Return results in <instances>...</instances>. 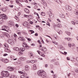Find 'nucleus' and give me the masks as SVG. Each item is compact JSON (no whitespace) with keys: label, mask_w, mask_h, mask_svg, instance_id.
<instances>
[{"label":"nucleus","mask_w":78,"mask_h":78,"mask_svg":"<svg viewBox=\"0 0 78 78\" xmlns=\"http://www.w3.org/2000/svg\"><path fill=\"white\" fill-rule=\"evenodd\" d=\"M23 25H24V27H27V23H25L23 24Z\"/></svg>","instance_id":"40"},{"label":"nucleus","mask_w":78,"mask_h":78,"mask_svg":"<svg viewBox=\"0 0 78 78\" xmlns=\"http://www.w3.org/2000/svg\"><path fill=\"white\" fill-rule=\"evenodd\" d=\"M2 10L3 12H5L6 11L7 9L6 8H4L3 9H2Z\"/></svg>","instance_id":"35"},{"label":"nucleus","mask_w":78,"mask_h":78,"mask_svg":"<svg viewBox=\"0 0 78 78\" xmlns=\"http://www.w3.org/2000/svg\"><path fill=\"white\" fill-rule=\"evenodd\" d=\"M35 36H38V34L37 33H36L35 34Z\"/></svg>","instance_id":"50"},{"label":"nucleus","mask_w":78,"mask_h":78,"mask_svg":"<svg viewBox=\"0 0 78 78\" xmlns=\"http://www.w3.org/2000/svg\"><path fill=\"white\" fill-rule=\"evenodd\" d=\"M13 5H9V7H10V8H13Z\"/></svg>","instance_id":"46"},{"label":"nucleus","mask_w":78,"mask_h":78,"mask_svg":"<svg viewBox=\"0 0 78 78\" xmlns=\"http://www.w3.org/2000/svg\"><path fill=\"white\" fill-rule=\"evenodd\" d=\"M41 50L42 51H47V48H44L43 49H41Z\"/></svg>","instance_id":"24"},{"label":"nucleus","mask_w":78,"mask_h":78,"mask_svg":"<svg viewBox=\"0 0 78 78\" xmlns=\"http://www.w3.org/2000/svg\"><path fill=\"white\" fill-rule=\"evenodd\" d=\"M19 39L20 41H24V38L22 36H20L18 38Z\"/></svg>","instance_id":"13"},{"label":"nucleus","mask_w":78,"mask_h":78,"mask_svg":"<svg viewBox=\"0 0 78 78\" xmlns=\"http://www.w3.org/2000/svg\"><path fill=\"white\" fill-rule=\"evenodd\" d=\"M9 61L8 60V59H4L3 60H2V62H4V63H7V62H8Z\"/></svg>","instance_id":"15"},{"label":"nucleus","mask_w":78,"mask_h":78,"mask_svg":"<svg viewBox=\"0 0 78 78\" xmlns=\"http://www.w3.org/2000/svg\"><path fill=\"white\" fill-rule=\"evenodd\" d=\"M62 47V46L61 45H58V49H60V50H61Z\"/></svg>","instance_id":"31"},{"label":"nucleus","mask_w":78,"mask_h":78,"mask_svg":"<svg viewBox=\"0 0 78 78\" xmlns=\"http://www.w3.org/2000/svg\"><path fill=\"white\" fill-rule=\"evenodd\" d=\"M27 63H30V61L29 60H27Z\"/></svg>","instance_id":"57"},{"label":"nucleus","mask_w":78,"mask_h":78,"mask_svg":"<svg viewBox=\"0 0 78 78\" xmlns=\"http://www.w3.org/2000/svg\"><path fill=\"white\" fill-rule=\"evenodd\" d=\"M56 61V60L55 59L52 60L51 61V62H55Z\"/></svg>","instance_id":"45"},{"label":"nucleus","mask_w":78,"mask_h":78,"mask_svg":"<svg viewBox=\"0 0 78 78\" xmlns=\"http://www.w3.org/2000/svg\"><path fill=\"white\" fill-rule=\"evenodd\" d=\"M36 62V60H31L30 61V62L31 63H34V62Z\"/></svg>","instance_id":"32"},{"label":"nucleus","mask_w":78,"mask_h":78,"mask_svg":"<svg viewBox=\"0 0 78 78\" xmlns=\"http://www.w3.org/2000/svg\"><path fill=\"white\" fill-rule=\"evenodd\" d=\"M30 56V58H32V56H33V53L29 52V54H28Z\"/></svg>","instance_id":"17"},{"label":"nucleus","mask_w":78,"mask_h":78,"mask_svg":"<svg viewBox=\"0 0 78 78\" xmlns=\"http://www.w3.org/2000/svg\"><path fill=\"white\" fill-rule=\"evenodd\" d=\"M55 1L58 3H59L60 2V1H59V0H55Z\"/></svg>","instance_id":"41"},{"label":"nucleus","mask_w":78,"mask_h":78,"mask_svg":"<svg viewBox=\"0 0 78 78\" xmlns=\"http://www.w3.org/2000/svg\"><path fill=\"white\" fill-rule=\"evenodd\" d=\"M13 49L16 51H20V49H19V48L18 47H15L13 48Z\"/></svg>","instance_id":"19"},{"label":"nucleus","mask_w":78,"mask_h":78,"mask_svg":"<svg viewBox=\"0 0 78 78\" xmlns=\"http://www.w3.org/2000/svg\"><path fill=\"white\" fill-rule=\"evenodd\" d=\"M5 52L9 53V52H11V51L8 48H5Z\"/></svg>","instance_id":"23"},{"label":"nucleus","mask_w":78,"mask_h":78,"mask_svg":"<svg viewBox=\"0 0 78 78\" xmlns=\"http://www.w3.org/2000/svg\"><path fill=\"white\" fill-rule=\"evenodd\" d=\"M7 69L8 70H9V71H12L13 70H14L13 68L10 67H8Z\"/></svg>","instance_id":"18"},{"label":"nucleus","mask_w":78,"mask_h":78,"mask_svg":"<svg viewBox=\"0 0 78 78\" xmlns=\"http://www.w3.org/2000/svg\"><path fill=\"white\" fill-rule=\"evenodd\" d=\"M27 40H28L29 41H31V39L30 38H27Z\"/></svg>","instance_id":"56"},{"label":"nucleus","mask_w":78,"mask_h":78,"mask_svg":"<svg viewBox=\"0 0 78 78\" xmlns=\"http://www.w3.org/2000/svg\"><path fill=\"white\" fill-rule=\"evenodd\" d=\"M76 72L77 73H78V69H76L75 70Z\"/></svg>","instance_id":"60"},{"label":"nucleus","mask_w":78,"mask_h":78,"mask_svg":"<svg viewBox=\"0 0 78 78\" xmlns=\"http://www.w3.org/2000/svg\"><path fill=\"white\" fill-rule=\"evenodd\" d=\"M17 78V76L14 75H12L10 77V78Z\"/></svg>","instance_id":"30"},{"label":"nucleus","mask_w":78,"mask_h":78,"mask_svg":"<svg viewBox=\"0 0 78 78\" xmlns=\"http://www.w3.org/2000/svg\"><path fill=\"white\" fill-rule=\"evenodd\" d=\"M9 30V27L6 26H4L2 27V30L6 31L7 32H8Z\"/></svg>","instance_id":"5"},{"label":"nucleus","mask_w":78,"mask_h":78,"mask_svg":"<svg viewBox=\"0 0 78 78\" xmlns=\"http://www.w3.org/2000/svg\"><path fill=\"white\" fill-rule=\"evenodd\" d=\"M68 45L70 47L72 46V44H71V43H69Z\"/></svg>","instance_id":"44"},{"label":"nucleus","mask_w":78,"mask_h":78,"mask_svg":"<svg viewBox=\"0 0 78 78\" xmlns=\"http://www.w3.org/2000/svg\"><path fill=\"white\" fill-rule=\"evenodd\" d=\"M49 16L50 17V19H54V15L51 13H50L49 14Z\"/></svg>","instance_id":"10"},{"label":"nucleus","mask_w":78,"mask_h":78,"mask_svg":"<svg viewBox=\"0 0 78 78\" xmlns=\"http://www.w3.org/2000/svg\"><path fill=\"white\" fill-rule=\"evenodd\" d=\"M65 39L66 40L67 39V41H71L72 40V39L71 38H70L69 37H66L65 38Z\"/></svg>","instance_id":"21"},{"label":"nucleus","mask_w":78,"mask_h":78,"mask_svg":"<svg viewBox=\"0 0 78 78\" xmlns=\"http://www.w3.org/2000/svg\"><path fill=\"white\" fill-rule=\"evenodd\" d=\"M8 43L12 45H13L14 44V43L13 41V40L11 39H9L8 41Z\"/></svg>","instance_id":"6"},{"label":"nucleus","mask_w":78,"mask_h":78,"mask_svg":"<svg viewBox=\"0 0 78 78\" xmlns=\"http://www.w3.org/2000/svg\"><path fill=\"white\" fill-rule=\"evenodd\" d=\"M18 34L19 36H20L21 35V33L20 32H18Z\"/></svg>","instance_id":"53"},{"label":"nucleus","mask_w":78,"mask_h":78,"mask_svg":"<svg viewBox=\"0 0 78 78\" xmlns=\"http://www.w3.org/2000/svg\"><path fill=\"white\" fill-rule=\"evenodd\" d=\"M29 31H30V32H31V34H33V33H34V31L32 30H29Z\"/></svg>","instance_id":"42"},{"label":"nucleus","mask_w":78,"mask_h":78,"mask_svg":"<svg viewBox=\"0 0 78 78\" xmlns=\"http://www.w3.org/2000/svg\"><path fill=\"white\" fill-rule=\"evenodd\" d=\"M36 69H37V68L36 67V65H33V69H34V70H36Z\"/></svg>","instance_id":"26"},{"label":"nucleus","mask_w":78,"mask_h":78,"mask_svg":"<svg viewBox=\"0 0 78 78\" xmlns=\"http://www.w3.org/2000/svg\"><path fill=\"white\" fill-rule=\"evenodd\" d=\"M42 4H43V5H44V6H47V3L45 2V1H43L42 2Z\"/></svg>","instance_id":"16"},{"label":"nucleus","mask_w":78,"mask_h":78,"mask_svg":"<svg viewBox=\"0 0 78 78\" xmlns=\"http://www.w3.org/2000/svg\"><path fill=\"white\" fill-rule=\"evenodd\" d=\"M57 26L58 28H61V25L60 24H58Z\"/></svg>","instance_id":"39"},{"label":"nucleus","mask_w":78,"mask_h":78,"mask_svg":"<svg viewBox=\"0 0 78 78\" xmlns=\"http://www.w3.org/2000/svg\"><path fill=\"white\" fill-rule=\"evenodd\" d=\"M23 47L25 48H26V49H28L29 48V47L27 45V44L25 43H23Z\"/></svg>","instance_id":"7"},{"label":"nucleus","mask_w":78,"mask_h":78,"mask_svg":"<svg viewBox=\"0 0 78 78\" xmlns=\"http://www.w3.org/2000/svg\"><path fill=\"white\" fill-rule=\"evenodd\" d=\"M56 78V75H54L53 78Z\"/></svg>","instance_id":"64"},{"label":"nucleus","mask_w":78,"mask_h":78,"mask_svg":"<svg viewBox=\"0 0 78 78\" xmlns=\"http://www.w3.org/2000/svg\"><path fill=\"white\" fill-rule=\"evenodd\" d=\"M66 9H67V10H68V11L71 10V7L69 6V5H66Z\"/></svg>","instance_id":"11"},{"label":"nucleus","mask_w":78,"mask_h":78,"mask_svg":"<svg viewBox=\"0 0 78 78\" xmlns=\"http://www.w3.org/2000/svg\"><path fill=\"white\" fill-rule=\"evenodd\" d=\"M55 30H56V31H58L59 30V27H58V26L56 25H55L54 27Z\"/></svg>","instance_id":"14"},{"label":"nucleus","mask_w":78,"mask_h":78,"mask_svg":"<svg viewBox=\"0 0 78 78\" xmlns=\"http://www.w3.org/2000/svg\"><path fill=\"white\" fill-rule=\"evenodd\" d=\"M71 23H72V24H73V25H76L74 22L73 21H71Z\"/></svg>","instance_id":"37"},{"label":"nucleus","mask_w":78,"mask_h":78,"mask_svg":"<svg viewBox=\"0 0 78 78\" xmlns=\"http://www.w3.org/2000/svg\"><path fill=\"white\" fill-rule=\"evenodd\" d=\"M30 24H33V22L32 21H30Z\"/></svg>","instance_id":"55"},{"label":"nucleus","mask_w":78,"mask_h":78,"mask_svg":"<svg viewBox=\"0 0 78 78\" xmlns=\"http://www.w3.org/2000/svg\"><path fill=\"white\" fill-rule=\"evenodd\" d=\"M60 16L61 17H62V18H64L65 17V16L63 14L61 15Z\"/></svg>","instance_id":"38"},{"label":"nucleus","mask_w":78,"mask_h":78,"mask_svg":"<svg viewBox=\"0 0 78 78\" xmlns=\"http://www.w3.org/2000/svg\"><path fill=\"white\" fill-rule=\"evenodd\" d=\"M1 75L3 77H6V78H9V74L7 71H3L1 73Z\"/></svg>","instance_id":"2"},{"label":"nucleus","mask_w":78,"mask_h":78,"mask_svg":"<svg viewBox=\"0 0 78 78\" xmlns=\"http://www.w3.org/2000/svg\"><path fill=\"white\" fill-rule=\"evenodd\" d=\"M18 54L20 56H22V55H23V53H22V51H20L19 52Z\"/></svg>","instance_id":"29"},{"label":"nucleus","mask_w":78,"mask_h":78,"mask_svg":"<svg viewBox=\"0 0 78 78\" xmlns=\"http://www.w3.org/2000/svg\"><path fill=\"white\" fill-rule=\"evenodd\" d=\"M20 73H21V74H23V75H22L20 76V78H29V77L27 76V73H24L23 72H20Z\"/></svg>","instance_id":"4"},{"label":"nucleus","mask_w":78,"mask_h":78,"mask_svg":"<svg viewBox=\"0 0 78 78\" xmlns=\"http://www.w3.org/2000/svg\"><path fill=\"white\" fill-rule=\"evenodd\" d=\"M41 14L43 16H45V13H44V12H42Z\"/></svg>","instance_id":"33"},{"label":"nucleus","mask_w":78,"mask_h":78,"mask_svg":"<svg viewBox=\"0 0 78 78\" xmlns=\"http://www.w3.org/2000/svg\"><path fill=\"white\" fill-rule=\"evenodd\" d=\"M29 17L30 19H33V16H32L31 15H29Z\"/></svg>","instance_id":"34"},{"label":"nucleus","mask_w":78,"mask_h":78,"mask_svg":"<svg viewBox=\"0 0 78 78\" xmlns=\"http://www.w3.org/2000/svg\"><path fill=\"white\" fill-rule=\"evenodd\" d=\"M24 10L26 13H27L28 14V13H30V11H29V10L25 8L24 9Z\"/></svg>","instance_id":"20"},{"label":"nucleus","mask_w":78,"mask_h":78,"mask_svg":"<svg viewBox=\"0 0 78 78\" xmlns=\"http://www.w3.org/2000/svg\"><path fill=\"white\" fill-rule=\"evenodd\" d=\"M26 59V58L25 57H21L20 58V61H25Z\"/></svg>","instance_id":"22"},{"label":"nucleus","mask_w":78,"mask_h":78,"mask_svg":"<svg viewBox=\"0 0 78 78\" xmlns=\"http://www.w3.org/2000/svg\"><path fill=\"white\" fill-rule=\"evenodd\" d=\"M2 34L4 35V36H6L7 37H8V38H10V36L7 33L2 32Z\"/></svg>","instance_id":"8"},{"label":"nucleus","mask_w":78,"mask_h":78,"mask_svg":"<svg viewBox=\"0 0 78 78\" xmlns=\"http://www.w3.org/2000/svg\"><path fill=\"white\" fill-rule=\"evenodd\" d=\"M0 16L2 18H0V24H2V23L3 22V19H4V20H7V16H6L5 14H1L0 15Z\"/></svg>","instance_id":"1"},{"label":"nucleus","mask_w":78,"mask_h":78,"mask_svg":"<svg viewBox=\"0 0 78 78\" xmlns=\"http://www.w3.org/2000/svg\"><path fill=\"white\" fill-rule=\"evenodd\" d=\"M47 25H48L49 27L50 26V23H49L48 22H47Z\"/></svg>","instance_id":"47"},{"label":"nucleus","mask_w":78,"mask_h":78,"mask_svg":"<svg viewBox=\"0 0 78 78\" xmlns=\"http://www.w3.org/2000/svg\"><path fill=\"white\" fill-rule=\"evenodd\" d=\"M55 65H58V62H56V63H55Z\"/></svg>","instance_id":"58"},{"label":"nucleus","mask_w":78,"mask_h":78,"mask_svg":"<svg viewBox=\"0 0 78 78\" xmlns=\"http://www.w3.org/2000/svg\"><path fill=\"white\" fill-rule=\"evenodd\" d=\"M61 50H65V48L62 47V49H61Z\"/></svg>","instance_id":"59"},{"label":"nucleus","mask_w":78,"mask_h":78,"mask_svg":"<svg viewBox=\"0 0 78 78\" xmlns=\"http://www.w3.org/2000/svg\"><path fill=\"white\" fill-rule=\"evenodd\" d=\"M20 50L21 51H25V48L22 47L21 48H20Z\"/></svg>","instance_id":"28"},{"label":"nucleus","mask_w":78,"mask_h":78,"mask_svg":"<svg viewBox=\"0 0 78 78\" xmlns=\"http://www.w3.org/2000/svg\"><path fill=\"white\" fill-rule=\"evenodd\" d=\"M16 26V27H19V25L17 24H15Z\"/></svg>","instance_id":"52"},{"label":"nucleus","mask_w":78,"mask_h":78,"mask_svg":"<svg viewBox=\"0 0 78 78\" xmlns=\"http://www.w3.org/2000/svg\"><path fill=\"white\" fill-rule=\"evenodd\" d=\"M57 20L58 21V22H61V21L59 20V19H57Z\"/></svg>","instance_id":"63"},{"label":"nucleus","mask_w":78,"mask_h":78,"mask_svg":"<svg viewBox=\"0 0 78 78\" xmlns=\"http://www.w3.org/2000/svg\"><path fill=\"white\" fill-rule=\"evenodd\" d=\"M64 54H63V55H66V54H67V52L66 51H64Z\"/></svg>","instance_id":"54"},{"label":"nucleus","mask_w":78,"mask_h":78,"mask_svg":"<svg viewBox=\"0 0 78 78\" xmlns=\"http://www.w3.org/2000/svg\"><path fill=\"white\" fill-rule=\"evenodd\" d=\"M37 74L39 76H42V77H45L46 76L45 72L41 70L38 71Z\"/></svg>","instance_id":"3"},{"label":"nucleus","mask_w":78,"mask_h":78,"mask_svg":"<svg viewBox=\"0 0 78 78\" xmlns=\"http://www.w3.org/2000/svg\"><path fill=\"white\" fill-rule=\"evenodd\" d=\"M25 70L27 72L29 70V69H30V67H29V66L26 65L25 66Z\"/></svg>","instance_id":"12"},{"label":"nucleus","mask_w":78,"mask_h":78,"mask_svg":"<svg viewBox=\"0 0 78 78\" xmlns=\"http://www.w3.org/2000/svg\"><path fill=\"white\" fill-rule=\"evenodd\" d=\"M67 34L68 36H70L71 35V33L69 32H67Z\"/></svg>","instance_id":"36"},{"label":"nucleus","mask_w":78,"mask_h":78,"mask_svg":"<svg viewBox=\"0 0 78 78\" xmlns=\"http://www.w3.org/2000/svg\"><path fill=\"white\" fill-rule=\"evenodd\" d=\"M7 55H8V54H4L3 55V56H7Z\"/></svg>","instance_id":"49"},{"label":"nucleus","mask_w":78,"mask_h":78,"mask_svg":"<svg viewBox=\"0 0 78 78\" xmlns=\"http://www.w3.org/2000/svg\"><path fill=\"white\" fill-rule=\"evenodd\" d=\"M14 37H17V35H16L15 34H14Z\"/></svg>","instance_id":"51"},{"label":"nucleus","mask_w":78,"mask_h":78,"mask_svg":"<svg viewBox=\"0 0 78 78\" xmlns=\"http://www.w3.org/2000/svg\"><path fill=\"white\" fill-rule=\"evenodd\" d=\"M14 41L15 42H16V38H15L14 39Z\"/></svg>","instance_id":"61"},{"label":"nucleus","mask_w":78,"mask_h":78,"mask_svg":"<svg viewBox=\"0 0 78 78\" xmlns=\"http://www.w3.org/2000/svg\"><path fill=\"white\" fill-rule=\"evenodd\" d=\"M42 39V41H41V42H42V44H44V41H43V40Z\"/></svg>","instance_id":"48"},{"label":"nucleus","mask_w":78,"mask_h":78,"mask_svg":"<svg viewBox=\"0 0 78 78\" xmlns=\"http://www.w3.org/2000/svg\"><path fill=\"white\" fill-rule=\"evenodd\" d=\"M45 67L46 68L47 67H48V65L47 64L45 65Z\"/></svg>","instance_id":"62"},{"label":"nucleus","mask_w":78,"mask_h":78,"mask_svg":"<svg viewBox=\"0 0 78 78\" xmlns=\"http://www.w3.org/2000/svg\"><path fill=\"white\" fill-rule=\"evenodd\" d=\"M8 23L9 27H11L14 24V22L12 21H10L8 22Z\"/></svg>","instance_id":"9"},{"label":"nucleus","mask_w":78,"mask_h":78,"mask_svg":"<svg viewBox=\"0 0 78 78\" xmlns=\"http://www.w3.org/2000/svg\"><path fill=\"white\" fill-rule=\"evenodd\" d=\"M52 42L55 45H58V43H56V42L52 41Z\"/></svg>","instance_id":"43"},{"label":"nucleus","mask_w":78,"mask_h":78,"mask_svg":"<svg viewBox=\"0 0 78 78\" xmlns=\"http://www.w3.org/2000/svg\"><path fill=\"white\" fill-rule=\"evenodd\" d=\"M4 45L6 48H8L9 47V45L6 43H5Z\"/></svg>","instance_id":"25"},{"label":"nucleus","mask_w":78,"mask_h":78,"mask_svg":"<svg viewBox=\"0 0 78 78\" xmlns=\"http://www.w3.org/2000/svg\"><path fill=\"white\" fill-rule=\"evenodd\" d=\"M75 11L74 12V13L75 14H76V15H78V11H77V10L76 9Z\"/></svg>","instance_id":"27"}]
</instances>
